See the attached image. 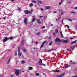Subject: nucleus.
Returning a JSON list of instances; mask_svg holds the SVG:
<instances>
[{
	"label": "nucleus",
	"instance_id": "29",
	"mask_svg": "<svg viewBox=\"0 0 77 77\" xmlns=\"http://www.w3.org/2000/svg\"><path fill=\"white\" fill-rule=\"evenodd\" d=\"M67 3H71V1L69 0H67Z\"/></svg>",
	"mask_w": 77,
	"mask_h": 77
},
{
	"label": "nucleus",
	"instance_id": "34",
	"mask_svg": "<svg viewBox=\"0 0 77 77\" xmlns=\"http://www.w3.org/2000/svg\"><path fill=\"white\" fill-rule=\"evenodd\" d=\"M25 43L24 40H23L22 43V45H23V44H24Z\"/></svg>",
	"mask_w": 77,
	"mask_h": 77
},
{
	"label": "nucleus",
	"instance_id": "43",
	"mask_svg": "<svg viewBox=\"0 0 77 77\" xmlns=\"http://www.w3.org/2000/svg\"><path fill=\"white\" fill-rule=\"evenodd\" d=\"M69 50H71V49H70V48H69V49H67V51H69Z\"/></svg>",
	"mask_w": 77,
	"mask_h": 77
},
{
	"label": "nucleus",
	"instance_id": "35",
	"mask_svg": "<svg viewBox=\"0 0 77 77\" xmlns=\"http://www.w3.org/2000/svg\"><path fill=\"white\" fill-rule=\"evenodd\" d=\"M43 46H44V45L42 44L41 45V46L40 47V48H42V47H43Z\"/></svg>",
	"mask_w": 77,
	"mask_h": 77
},
{
	"label": "nucleus",
	"instance_id": "57",
	"mask_svg": "<svg viewBox=\"0 0 77 77\" xmlns=\"http://www.w3.org/2000/svg\"><path fill=\"white\" fill-rule=\"evenodd\" d=\"M6 17H3V19H6Z\"/></svg>",
	"mask_w": 77,
	"mask_h": 77
},
{
	"label": "nucleus",
	"instance_id": "2",
	"mask_svg": "<svg viewBox=\"0 0 77 77\" xmlns=\"http://www.w3.org/2000/svg\"><path fill=\"white\" fill-rule=\"evenodd\" d=\"M20 48L18 47V51L19 52L18 56L19 57H20V56H22V53H20Z\"/></svg>",
	"mask_w": 77,
	"mask_h": 77
},
{
	"label": "nucleus",
	"instance_id": "16",
	"mask_svg": "<svg viewBox=\"0 0 77 77\" xmlns=\"http://www.w3.org/2000/svg\"><path fill=\"white\" fill-rule=\"evenodd\" d=\"M12 59V58H10L7 62V64H9V62H10V60Z\"/></svg>",
	"mask_w": 77,
	"mask_h": 77
},
{
	"label": "nucleus",
	"instance_id": "38",
	"mask_svg": "<svg viewBox=\"0 0 77 77\" xmlns=\"http://www.w3.org/2000/svg\"><path fill=\"white\" fill-rule=\"evenodd\" d=\"M45 42H46V41H45L44 42H43L42 44H43V45H44V44H45Z\"/></svg>",
	"mask_w": 77,
	"mask_h": 77
},
{
	"label": "nucleus",
	"instance_id": "12",
	"mask_svg": "<svg viewBox=\"0 0 77 77\" xmlns=\"http://www.w3.org/2000/svg\"><path fill=\"white\" fill-rule=\"evenodd\" d=\"M51 7L50 6H46L45 7V10H47V9H50Z\"/></svg>",
	"mask_w": 77,
	"mask_h": 77
},
{
	"label": "nucleus",
	"instance_id": "11",
	"mask_svg": "<svg viewBox=\"0 0 77 77\" xmlns=\"http://www.w3.org/2000/svg\"><path fill=\"white\" fill-rule=\"evenodd\" d=\"M35 20H36V18H34L32 19V21L31 22V23H33L35 21Z\"/></svg>",
	"mask_w": 77,
	"mask_h": 77
},
{
	"label": "nucleus",
	"instance_id": "17",
	"mask_svg": "<svg viewBox=\"0 0 77 77\" xmlns=\"http://www.w3.org/2000/svg\"><path fill=\"white\" fill-rule=\"evenodd\" d=\"M31 2L32 3H36V1L35 0H32Z\"/></svg>",
	"mask_w": 77,
	"mask_h": 77
},
{
	"label": "nucleus",
	"instance_id": "62",
	"mask_svg": "<svg viewBox=\"0 0 77 77\" xmlns=\"http://www.w3.org/2000/svg\"><path fill=\"white\" fill-rule=\"evenodd\" d=\"M44 28H45V26H43L42 27V29H43Z\"/></svg>",
	"mask_w": 77,
	"mask_h": 77
},
{
	"label": "nucleus",
	"instance_id": "50",
	"mask_svg": "<svg viewBox=\"0 0 77 77\" xmlns=\"http://www.w3.org/2000/svg\"><path fill=\"white\" fill-rule=\"evenodd\" d=\"M57 12V11H55L54 12V14H56V13Z\"/></svg>",
	"mask_w": 77,
	"mask_h": 77
},
{
	"label": "nucleus",
	"instance_id": "58",
	"mask_svg": "<svg viewBox=\"0 0 77 77\" xmlns=\"http://www.w3.org/2000/svg\"><path fill=\"white\" fill-rule=\"evenodd\" d=\"M11 77H14V75H11Z\"/></svg>",
	"mask_w": 77,
	"mask_h": 77
},
{
	"label": "nucleus",
	"instance_id": "56",
	"mask_svg": "<svg viewBox=\"0 0 77 77\" xmlns=\"http://www.w3.org/2000/svg\"><path fill=\"white\" fill-rule=\"evenodd\" d=\"M51 25H50V26H53V24H51Z\"/></svg>",
	"mask_w": 77,
	"mask_h": 77
},
{
	"label": "nucleus",
	"instance_id": "63",
	"mask_svg": "<svg viewBox=\"0 0 77 77\" xmlns=\"http://www.w3.org/2000/svg\"><path fill=\"white\" fill-rule=\"evenodd\" d=\"M49 39H51V38H49Z\"/></svg>",
	"mask_w": 77,
	"mask_h": 77
},
{
	"label": "nucleus",
	"instance_id": "24",
	"mask_svg": "<svg viewBox=\"0 0 77 77\" xmlns=\"http://www.w3.org/2000/svg\"><path fill=\"white\" fill-rule=\"evenodd\" d=\"M75 48V47L73 46V47H70V49H71L72 50H74V49Z\"/></svg>",
	"mask_w": 77,
	"mask_h": 77
},
{
	"label": "nucleus",
	"instance_id": "41",
	"mask_svg": "<svg viewBox=\"0 0 77 77\" xmlns=\"http://www.w3.org/2000/svg\"><path fill=\"white\" fill-rule=\"evenodd\" d=\"M66 26L68 28H69V26L68 25H66Z\"/></svg>",
	"mask_w": 77,
	"mask_h": 77
},
{
	"label": "nucleus",
	"instance_id": "53",
	"mask_svg": "<svg viewBox=\"0 0 77 77\" xmlns=\"http://www.w3.org/2000/svg\"><path fill=\"white\" fill-rule=\"evenodd\" d=\"M21 57H24V56H23V55H22L21 56Z\"/></svg>",
	"mask_w": 77,
	"mask_h": 77
},
{
	"label": "nucleus",
	"instance_id": "28",
	"mask_svg": "<svg viewBox=\"0 0 77 77\" xmlns=\"http://www.w3.org/2000/svg\"><path fill=\"white\" fill-rule=\"evenodd\" d=\"M29 69L30 70H32V69H33V68L32 67H29Z\"/></svg>",
	"mask_w": 77,
	"mask_h": 77
},
{
	"label": "nucleus",
	"instance_id": "22",
	"mask_svg": "<svg viewBox=\"0 0 77 77\" xmlns=\"http://www.w3.org/2000/svg\"><path fill=\"white\" fill-rule=\"evenodd\" d=\"M70 14H75L76 13L73 11H71L70 12Z\"/></svg>",
	"mask_w": 77,
	"mask_h": 77
},
{
	"label": "nucleus",
	"instance_id": "32",
	"mask_svg": "<svg viewBox=\"0 0 77 77\" xmlns=\"http://www.w3.org/2000/svg\"><path fill=\"white\" fill-rule=\"evenodd\" d=\"M40 35V32H38L36 33V35Z\"/></svg>",
	"mask_w": 77,
	"mask_h": 77
},
{
	"label": "nucleus",
	"instance_id": "5",
	"mask_svg": "<svg viewBox=\"0 0 77 77\" xmlns=\"http://www.w3.org/2000/svg\"><path fill=\"white\" fill-rule=\"evenodd\" d=\"M68 40L67 39V40H63V43H64V44H67V43H68Z\"/></svg>",
	"mask_w": 77,
	"mask_h": 77
},
{
	"label": "nucleus",
	"instance_id": "46",
	"mask_svg": "<svg viewBox=\"0 0 77 77\" xmlns=\"http://www.w3.org/2000/svg\"><path fill=\"white\" fill-rule=\"evenodd\" d=\"M17 10H18V11H21V9H20V8H18V9Z\"/></svg>",
	"mask_w": 77,
	"mask_h": 77
},
{
	"label": "nucleus",
	"instance_id": "37",
	"mask_svg": "<svg viewBox=\"0 0 77 77\" xmlns=\"http://www.w3.org/2000/svg\"><path fill=\"white\" fill-rule=\"evenodd\" d=\"M62 1H61V2L59 3V5H61V4H62Z\"/></svg>",
	"mask_w": 77,
	"mask_h": 77
},
{
	"label": "nucleus",
	"instance_id": "47",
	"mask_svg": "<svg viewBox=\"0 0 77 77\" xmlns=\"http://www.w3.org/2000/svg\"><path fill=\"white\" fill-rule=\"evenodd\" d=\"M65 66V68H68V66Z\"/></svg>",
	"mask_w": 77,
	"mask_h": 77
},
{
	"label": "nucleus",
	"instance_id": "26",
	"mask_svg": "<svg viewBox=\"0 0 77 77\" xmlns=\"http://www.w3.org/2000/svg\"><path fill=\"white\" fill-rule=\"evenodd\" d=\"M58 31L59 30L57 29L56 30H55V32H56V33H58Z\"/></svg>",
	"mask_w": 77,
	"mask_h": 77
},
{
	"label": "nucleus",
	"instance_id": "3",
	"mask_svg": "<svg viewBox=\"0 0 77 77\" xmlns=\"http://www.w3.org/2000/svg\"><path fill=\"white\" fill-rule=\"evenodd\" d=\"M55 41L56 42H58V41L59 42H62V41L58 38H57L55 39Z\"/></svg>",
	"mask_w": 77,
	"mask_h": 77
},
{
	"label": "nucleus",
	"instance_id": "64",
	"mask_svg": "<svg viewBox=\"0 0 77 77\" xmlns=\"http://www.w3.org/2000/svg\"><path fill=\"white\" fill-rule=\"evenodd\" d=\"M75 69H74L73 70V71H75Z\"/></svg>",
	"mask_w": 77,
	"mask_h": 77
},
{
	"label": "nucleus",
	"instance_id": "30",
	"mask_svg": "<svg viewBox=\"0 0 77 77\" xmlns=\"http://www.w3.org/2000/svg\"><path fill=\"white\" fill-rule=\"evenodd\" d=\"M61 18V16L60 15V16L59 17H58V20H60V19Z\"/></svg>",
	"mask_w": 77,
	"mask_h": 77
},
{
	"label": "nucleus",
	"instance_id": "21",
	"mask_svg": "<svg viewBox=\"0 0 77 77\" xmlns=\"http://www.w3.org/2000/svg\"><path fill=\"white\" fill-rule=\"evenodd\" d=\"M14 56H17V52L16 51H14Z\"/></svg>",
	"mask_w": 77,
	"mask_h": 77
},
{
	"label": "nucleus",
	"instance_id": "19",
	"mask_svg": "<svg viewBox=\"0 0 77 77\" xmlns=\"http://www.w3.org/2000/svg\"><path fill=\"white\" fill-rule=\"evenodd\" d=\"M60 35H61V37L63 38V34H62V31H61L60 32Z\"/></svg>",
	"mask_w": 77,
	"mask_h": 77
},
{
	"label": "nucleus",
	"instance_id": "40",
	"mask_svg": "<svg viewBox=\"0 0 77 77\" xmlns=\"http://www.w3.org/2000/svg\"><path fill=\"white\" fill-rule=\"evenodd\" d=\"M67 20L69 21H72V20H71L70 19H68Z\"/></svg>",
	"mask_w": 77,
	"mask_h": 77
},
{
	"label": "nucleus",
	"instance_id": "54",
	"mask_svg": "<svg viewBox=\"0 0 77 77\" xmlns=\"http://www.w3.org/2000/svg\"><path fill=\"white\" fill-rule=\"evenodd\" d=\"M38 42H35L36 44H38Z\"/></svg>",
	"mask_w": 77,
	"mask_h": 77
},
{
	"label": "nucleus",
	"instance_id": "36",
	"mask_svg": "<svg viewBox=\"0 0 77 77\" xmlns=\"http://www.w3.org/2000/svg\"><path fill=\"white\" fill-rule=\"evenodd\" d=\"M53 43V42H50L49 44V45H51V44H52V43Z\"/></svg>",
	"mask_w": 77,
	"mask_h": 77
},
{
	"label": "nucleus",
	"instance_id": "9",
	"mask_svg": "<svg viewBox=\"0 0 77 77\" xmlns=\"http://www.w3.org/2000/svg\"><path fill=\"white\" fill-rule=\"evenodd\" d=\"M52 50H55V49L53 48L52 50L51 49H50L46 51H45V52H50V51H52Z\"/></svg>",
	"mask_w": 77,
	"mask_h": 77
},
{
	"label": "nucleus",
	"instance_id": "60",
	"mask_svg": "<svg viewBox=\"0 0 77 77\" xmlns=\"http://www.w3.org/2000/svg\"><path fill=\"white\" fill-rule=\"evenodd\" d=\"M35 49H36V48H33V49L34 50H35Z\"/></svg>",
	"mask_w": 77,
	"mask_h": 77
},
{
	"label": "nucleus",
	"instance_id": "14",
	"mask_svg": "<svg viewBox=\"0 0 77 77\" xmlns=\"http://www.w3.org/2000/svg\"><path fill=\"white\" fill-rule=\"evenodd\" d=\"M20 62L22 64H24V63H26L24 60H23L21 61Z\"/></svg>",
	"mask_w": 77,
	"mask_h": 77
},
{
	"label": "nucleus",
	"instance_id": "55",
	"mask_svg": "<svg viewBox=\"0 0 77 77\" xmlns=\"http://www.w3.org/2000/svg\"><path fill=\"white\" fill-rule=\"evenodd\" d=\"M73 39V38L72 37L70 38V39Z\"/></svg>",
	"mask_w": 77,
	"mask_h": 77
},
{
	"label": "nucleus",
	"instance_id": "48",
	"mask_svg": "<svg viewBox=\"0 0 77 77\" xmlns=\"http://www.w3.org/2000/svg\"><path fill=\"white\" fill-rule=\"evenodd\" d=\"M42 65H43V66H45V65L44 63H42Z\"/></svg>",
	"mask_w": 77,
	"mask_h": 77
},
{
	"label": "nucleus",
	"instance_id": "10",
	"mask_svg": "<svg viewBox=\"0 0 77 77\" xmlns=\"http://www.w3.org/2000/svg\"><path fill=\"white\" fill-rule=\"evenodd\" d=\"M40 61H39L38 62V65H40L42 64V60L41 59H40Z\"/></svg>",
	"mask_w": 77,
	"mask_h": 77
},
{
	"label": "nucleus",
	"instance_id": "33",
	"mask_svg": "<svg viewBox=\"0 0 77 77\" xmlns=\"http://www.w3.org/2000/svg\"><path fill=\"white\" fill-rule=\"evenodd\" d=\"M35 75H37V76H39V74L38 73H36V74H35Z\"/></svg>",
	"mask_w": 77,
	"mask_h": 77
},
{
	"label": "nucleus",
	"instance_id": "7",
	"mask_svg": "<svg viewBox=\"0 0 77 77\" xmlns=\"http://www.w3.org/2000/svg\"><path fill=\"white\" fill-rule=\"evenodd\" d=\"M64 75H65V74L63 73L60 75H57V77H62L64 76Z\"/></svg>",
	"mask_w": 77,
	"mask_h": 77
},
{
	"label": "nucleus",
	"instance_id": "52",
	"mask_svg": "<svg viewBox=\"0 0 77 77\" xmlns=\"http://www.w3.org/2000/svg\"><path fill=\"white\" fill-rule=\"evenodd\" d=\"M75 9L77 10V7L75 8Z\"/></svg>",
	"mask_w": 77,
	"mask_h": 77
},
{
	"label": "nucleus",
	"instance_id": "61",
	"mask_svg": "<svg viewBox=\"0 0 77 77\" xmlns=\"http://www.w3.org/2000/svg\"><path fill=\"white\" fill-rule=\"evenodd\" d=\"M40 18H42V16H40Z\"/></svg>",
	"mask_w": 77,
	"mask_h": 77
},
{
	"label": "nucleus",
	"instance_id": "4",
	"mask_svg": "<svg viewBox=\"0 0 77 77\" xmlns=\"http://www.w3.org/2000/svg\"><path fill=\"white\" fill-rule=\"evenodd\" d=\"M9 39V38H8V37H6L5 38H3V42H5L8 41Z\"/></svg>",
	"mask_w": 77,
	"mask_h": 77
},
{
	"label": "nucleus",
	"instance_id": "18",
	"mask_svg": "<svg viewBox=\"0 0 77 77\" xmlns=\"http://www.w3.org/2000/svg\"><path fill=\"white\" fill-rule=\"evenodd\" d=\"M23 52H24V53L27 52V49H23Z\"/></svg>",
	"mask_w": 77,
	"mask_h": 77
},
{
	"label": "nucleus",
	"instance_id": "39",
	"mask_svg": "<svg viewBox=\"0 0 77 77\" xmlns=\"http://www.w3.org/2000/svg\"><path fill=\"white\" fill-rule=\"evenodd\" d=\"M71 64H75V62H72V63H71Z\"/></svg>",
	"mask_w": 77,
	"mask_h": 77
},
{
	"label": "nucleus",
	"instance_id": "45",
	"mask_svg": "<svg viewBox=\"0 0 77 77\" xmlns=\"http://www.w3.org/2000/svg\"><path fill=\"white\" fill-rule=\"evenodd\" d=\"M53 35L54 36H55V35H56V32H54L53 33Z\"/></svg>",
	"mask_w": 77,
	"mask_h": 77
},
{
	"label": "nucleus",
	"instance_id": "15",
	"mask_svg": "<svg viewBox=\"0 0 77 77\" xmlns=\"http://www.w3.org/2000/svg\"><path fill=\"white\" fill-rule=\"evenodd\" d=\"M37 2L39 3L40 4H43L44 3L42 1L39 0L37 1Z\"/></svg>",
	"mask_w": 77,
	"mask_h": 77
},
{
	"label": "nucleus",
	"instance_id": "27",
	"mask_svg": "<svg viewBox=\"0 0 77 77\" xmlns=\"http://www.w3.org/2000/svg\"><path fill=\"white\" fill-rule=\"evenodd\" d=\"M32 12H33V10H31V11H29V14H31Z\"/></svg>",
	"mask_w": 77,
	"mask_h": 77
},
{
	"label": "nucleus",
	"instance_id": "20",
	"mask_svg": "<svg viewBox=\"0 0 77 77\" xmlns=\"http://www.w3.org/2000/svg\"><path fill=\"white\" fill-rule=\"evenodd\" d=\"M77 41V40H75L73 42H71V44H74L75 43V42H76Z\"/></svg>",
	"mask_w": 77,
	"mask_h": 77
},
{
	"label": "nucleus",
	"instance_id": "44",
	"mask_svg": "<svg viewBox=\"0 0 77 77\" xmlns=\"http://www.w3.org/2000/svg\"><path fill=\"white\" fill-rule=\"evenodd\" d=\"M64 13H63V12H62L61 13V15H63Z\"/></svg>",
	"mask_w": 77,
	"mask_h": 77
},
{
	"label": "nucleus",
	"instance_id": "13",
	"mask_svg": "<svg viewBox=\"0 0 77 77\" xmlns=\"http://www.w3.org/2000/svg\"><path fill=\"white\" fill-rule=\"evenodd\" d=\"M25 13L26 14H29V11H28V10H26L25 11H24Z\"/></svg>",
	"mask_w": 77,
	"mask_h": 77
},
{
	"label": "nucleus",
	"instance_id": "1",
	"mask_svg": "<svg viewBox=\"0 0 77 77\" xmlns=\"http://www.w3.org/2000/svg\"><path fill=\"white\" fill-rule=\"evenodd\" d=\"M14 70L15 71V74H16L17 75H20V73L19 72H20L19 69H14Z\"/></svg>",
	"mask_w": 77,
	"mask_h": 77
},
{
	"label": "nucleus",
	"instance_id": "31",
	"mask_svg": "<svg viewBox=\"0 0 77 77\" xmlns=\"http://www.w3.org/2000/svg\"><path fill=\"white\" fill-rule=\"evenodd\" d=\"M8 39H13V37H10L9 38H8Z\"/></svg>",
	"mask_w": 77,
	"mask_h": 77
},
{
	"label": "nucleus",
	"instance_id": "25",
	"mask_svg": "<svg viewBox=\"0 0 77 77\" xmlns=\"http://www.w3.org/2000/svg\"><path fill=\"white\" fill-rule=\"evenodd\" d=\"M33 4H32V3H31L30 4V5L29 6L30 8H32V7L33 6Z\"/></svg>",
	"mask_w": 77,
	"mask_h": 77
},
{
	"label": "nucleus",
	"instance_id": "6",
	"mask_svg": "<svg viewBox=\"0 0 77 77\" xmlns=\"http://www.w3.org/2000/svg\"><path fill=\"white\" fill-rule=\"evenodd\" d=\"M27 18L26 17L25 18L24 22L25 25H26V24H27Z\"/></svg>",
	"mask_w": 77,
	"mask_h": 77
},
{
	"label": "nucleus",
	"instance_id": "23",
	"mask_svg": "<svg viewBox=\"0 0 77 77\" xmlns=\"http://www.w3.org/2000/svg\"><path fill=\"white\" fill-rule=\"evenodd\" d=\"M54 71L55 72H60V70H54Z\"/></svg>",
	"mask_w": 77,
	"mask_h": 77
},
{
	"label": "nucleus",
	"instance_id": "59",
	"mask_svg": "<svg viewBox=\"0 0 77 77\" xmlns=\"http://www.w3.org/2000/svg\"><path fill=\"white\" fill-rule=\"evenodd\" d=\"M58 19H56V21H58Z\"/></svg>",
	"mask_w": 77,
	"mask_h": 77
},
{
	"label": "nucleus",
	"instance_id": "51",
	"mask_svg": "<svg viewBox=\"0 0 77 77\" xmlns=\"http://www.w3.org/2000/svg\"><path fill=\"white\" fill-rule=\"evenodd\" d=\"M11 2H14V1H15V0H11Z\"/></svg>",
	"mask_w": 77,
	"mask_h": 77
},
{
	"label": "nucleus",
	"instance_id": "8",
	"mask_svg": "<svg viewBox=\"0 0 77 77\" xmlns=\"http://www.w3.org/2000/svg\"><path fill=\"white\" fill-rule=\"evenodd\" d=\"M36 20H37V22L38 23V24H42V23L41 22L40 19H37Z\"/></svg>",
	"mask_w": 77,
	"mask_h": 77
},
{
	"label": "nucleus",
	"instance_id": "42",
	"mask_svg": "<svg viewBox=\"0 0 77 77\" xmlns=\"http://www.w3.org/2000/svg\"><path fill=\"white\" fill-rule=\"evenodd\" d=\"M41 11H44V9H43L42 8H41Z\"/></svg>",
	"mask_w": 77,
	"mask_h": 77
},
{
	"label": "nucleus",
	"instance_id": "49",
	"mask_svg": "<svg viewBox=\"0 0 77 77\" xmlns=\"http://www.w3.org/2000/svg\"><path fill=\"white\" fill-rule=\"evenodd\" d=\"M63 19H62V23H63Z\"/></svg>",
	"mask_w": 77,
	"mask_h": 77
}]
</instances>
